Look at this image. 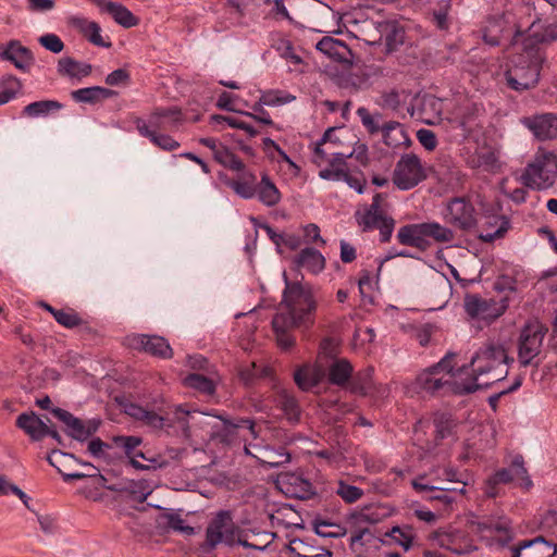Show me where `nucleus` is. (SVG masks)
<instances>
[{"mask_svg": "<svg viewBox=\"0 0 557 557\" xmlns=\"http://www.w3.org/2000/svg\"><path fill=\"white\" fill-rule=\"evenodd\" d=\"M540 64L532 61L527 69L516 66L506 73L508 85L516 90H524L534 87L539 82Z\"/></svg>", "mask_w": 557, "mask_h": 557, "instance_id": "obj_18", "label": "nucleus"}, {"mask_svg": "<svg viewBox=\"0 0 557 557\" xmlns=\"http://www.w3.org/2000/svg\"><path fill=\"white\" fill-rule=\"evenodd\" d=\"M53 318L55 321L69 329L75 327L79 325L83 321L81 317L73 309H59L53 312Z\"/></svg>", "mask_w": 557, "mask_h": 557, "instance_id": "obj_55", "label": "nucleus"}, {"mask_svg": "<svg viewBox=\"0 0 557 557\" xmlns=\"http://www.w3.org/2000/svg\"><path fill=\"white\" fill-rule=\"evenodd\" d=\"M145 121L149 125V128L156 132L173 131L176 129L182 123V113L175 107L156 109L153 112H151L148 120Z\"/></svg>", "mask_w": 557, "mask_h": 557, "instance_id": "obj_20", "label": "nucleus"}, {"mask_svg": "<svg viewBox=\"0 0 557 557\" xmlns=\"http://www.w3.org/2000/svg\"><path fill=\"white\" fill-rule=\"evenodd\" d=\"M39 44L53 53H60L64 49V44L55 34H46L39 37Z\"/></svg>", "mask_w": 557, "mask_h": 557, "instance_id": "obj_63", "label": "nucleus"}, {"mask_svg": "<svg viewBox=\"0 0 557 557\" xmlns=\"http://www.w3.org/2000/svg\"><path fill=\"white\" fill-rule=\"evenodd\" d=\"M508 23L506 15L492 17L487 21L484 28L483 39L490 46H497L500 42V37L505 32L506 24Z\"/></svg>", "mask_w": 557, "mask_h": 557, "instance_id": "obj_42", "label": "nucleus"}, {"mask_svg": "<svg viewBox=\"0 0 557 557\" xmlns=\"http://www.w3.org/2000/svg\"><path fill=\"white\" fill-rule=\"evenodd\" d=\"M425 178L426 171L418 156L406 153L400 157L393 174V182L399 189H411Z\"/></svg>", "mask_w": 557, "mask_h": 557, "instance_id": "obj_9", "label": "nucleus"}, {"mask_svg": "<svg viewBox=\"0 0 557 557\" xmlns=\"http://www.w3.org/2000/svg\"><path fill=\"white\" fill-rule=\"evenodd\" d=\"M109 491L125 493L133 500L144 503L152 493V486L147 480H123L120 483L107 486Z\"/></svg>", "mask_w": 557, "mask_h": 557, "instance_id": "obj_26", "label": "nucleus"}, {"mask_svg": "<svg viewBox=\"0 0 557 557\" xmlns=\"http://www.w3.org/2000/svg\"><path fill=\"white\" fill-rule=\"evenodd\" d=\"M396 237L401 245L426 250L432 243L445 244L451 242L454 232L437 222H424L406 224L399 227Z\"/></svg>", "mask_w": 557, "mask_h": 557, "instance_id": "obj_4", "label": "nucleus"}, {"mask_svg": "<svg viewBox=\"0 0 557 557\" xmlns=\"http://www.w3.org/2000/svg\"><path fill=\"white\" fill-rule=\"evenodd\" d=\"M278 404L289 421L299 419L300 409L294 396L283 391L278 395Z\"/></svg>", "mask_w": 557, "mask_h": 557, "instance_id": "obj_52", "label": "nucleus"}, {"mask_svg": "<svg viewBox=\"0 0 557 557\" xmlns=\"http://www.w3.org/2000/svg\"><path fill=\"white\" fill-rule=\"evenodd\" d=\"M71 96L77 102L96 103L115 96V91L109 88L94 86L74 90Z\"/></svg>", "mask_w": 557, "mask_h": 557, "instance_id": "obj_40", "label": "nucleus"}, {"mask_svg": "<svg viewBox=\"0 0 557 557\" xmlns=\"http://www.w3.org/2000/svg\"><path fill=\"white\" fill-rule=\"evenodd\" d=\"M443 103L435 97H425L422 102L421 112L425 124H436L441 120Z\"/></svg>", "mask_w": 557, "mask_h": 557, "instance_id": "obj_49", "label": "nucleus"}, {"mask_svg": "<svg viewBox=\"0 0 557 557\" xmlns=\"http://www.w3.org/2000/svg\"><path fill=\"white\" fill-rule=\"evenodd\" d=\"M525 125L541 140H546L557 135V117L553 114H542L528 119Z\"/></svg>", "mask_w": 557, "mask_h": 557, "instance_id": "obj_27", "label": "nucleus"}, {"mask_svg": "<svg viewBox=\"0 0 557 557\" xmlns=\"http://www.w3.org/2000/svg\"><path fill=\"white\" fill-rule=\"evenodd\" d=\"M480 107L473 102H466L455 111L454 122L460 127L465 135L474 131L478 126Z\"/></svg>", "mask_w": 557, "mask_h": 557, "instance_id": "obj_31", "label": "nucleus"}, {"mask_svg": "<svg viewBox=\"0 0 557 557\" xmlns=\"http://www.w3.org/2000/svg\"><path fill=\"white\" fill-rule=\"evenodd\" d=\"M136 127L141 136L149 138L153 145L163 150L172 151L180 147V144L171 136L150 129L143 119L136 121Z\"/></svg>", "mask_w": 557, "mask_h": 557, "instance_id": "obj_34", "label": "nucleus"}, {"mask_svg": "<svg viewBox=\"0 0 557 557\" xmlns=\"http://www.w3.org/2000/svg\"><path fill=\"white\" fill-rule=\"evenodd\" d=\"M0 57L12 62L16 69L22 71L29 69L33 63L32 52L17 40H11Z\"/></svg>", "mask_w": 557, "mask_h": 557, "instance_id": "obj_28", "label": "nucleus"}, {"mask_svg": "<svg viewBox=\"0 0 557 557\" xmlns=\"http://www.w3.org/2000/svg\"><path fill=\"white\" fill-rule=\"evenodd\" d=\"M385 537L391 539L392 543L399 545L405 550H409L412 546L414 533L409 525H395L385 533Z\"/></svg>", "mask_w": 557, "mask_h": 557, "instance_id": "obj_47", "label": "nucleus"}, {"mask_svg": "<svg viewBox=\"0 0 557 557\" xmlns=\"http://www.w3.org/2000/svg\"><path fill=\"white\" fill-rule=\"evenodd\" d=\"M166 522L169 528L181 533L191 535L195 533V529L185 523V520L178 513L166 515Z\"/></svg>", "mask_w": 557, "mask_h": 557, "instance_id": "obj_62", "label": "nucleus"}, {"mask_svg": "<svg viewBox=\"0 0 557 557\" xmlns=\"http://www.w3.org/2000/svg\"><path fill=\"white\" fill-rule=\"evenodd\" d=\"M336 493L348 504L357 502L363 495V491L360 487L347 484L343 481L338 483Z\"/></svg>", "mask_w": 557, "mask_h": 557, "instance_id": "obj_57", "label": "nucleus"}, {"mask_svg": "<svg viewBox=\"0 0 557 557\" xmlns=\"http://www.w3.org/2000/svg\"><path fill=\"white\" fill-rule=\"evenodd\" d=\"M513 358L509 356V345L502 339L488 338L481 344L470 360L471 372L466 368V393L486 388L507 377Z\"/></svg>", "mask_w": 557, "mask_h": 557, "instance_id": "obj_1", "label": "nucleus"}, {"mask_svg": "<svg viewBox=\"0 0 557 557\" xmlns=\"http://www.w3.org/2000/svg\"><path fill=\"white\" fill-rule=\"evenodd\" d=\"M516 480L521 481L527 488L532 485L521 456L516 457L509 468L498 470L486 481L485 493L490 497H495L497 495L495 491L497 484L509 483Z\"/></svg>", "mask_w": 557, "mask_h": 557, "instance_id": "obj_11", "label": "nucleus"}, {"mask_svg": "<svg viewBox=\"0 0 557 557\" xmlns=\"http://www.w3.org/2000/svg\"><path fill=\"white\" fill-rule=\"evenodd\" d=\"M543 338L544 331L540 323L532 322L523 327L519 341V360L523 366L539 355Z\"/></svg>", "mask_w": 557, "mask_h": 557, "instance_id": "obj_12", "label": "nucleus"}, {"mask_svg": "<svg viewBox=\"0 0 557 557\" xmlns=\"http://www.w3.org/2000/svg\"><path fill=\"white\" fill-rule=\"evenodd\" d=\"M557 178V157L549 151H537L525 166L520 182L532 189H546Z\"/></svg>", "mask_w": 557, "mask_h": 557, "instance_id": "obj_5", "label": "nucleus"}, {"mask_svg": "<svg viewBox=\"0 0 557 557\" xmlns=\"http://www.w3.org/2000/svg\"><path fill=\"white\" fill-rule=\"evenodd\" d=\"M352 152H341L339 156L334 157L331 161L326 162L324 168H320L319 176L325 181L345 182L350 188L362 194L364 187V178L361 174H352L349 171L346 160L351 158Z\"/></svg>", "mask_w": 557, "mask_h": 557, "instance_id": "obj_8", "label": "nucleus"}, {"mask_svg": "<svg viewBox=\"0 0 557 557\" xmlns=\"http://www.w3.org/2000/svg\"><path fill=\"white\" fill-rule=\"evenodd\" d=\"M276 50L289 64L300 65L302 63L301 57L295 51L290 41L285 39L280 40L276 45Z\"/></svg>", "mask_w": 557, "mask_h": 557, "instance_id": "obj_58", "label": "nucleus"}, {"mask_svg": "<svg viewBox=\"0 0 557 557\" xmlns=\"http://www.w3.org/2000/svg\"><path fill=\"white\" fill-rule=\"evenodd\" d=\"M256 197L267 207H275L281 201V191L267 173L256 184Z\"/></svg>", "mask_w": 557, "mask_h": 557, "instance_id": "obj_32", "label": "nucleus"}, {"mask_svg": "<svg viewBox=\"0 0 557 557\" xmlns=\"http://www.w3.org/2000/svg\"><path fill=\"white\" fill-rule=\"evenodd\" d=\"M324 370L318 366H305L295 372L296 384L302 391L317 386L324 377Z\"/></svg>", "mask_w": 557, "mask_h": 557, "instance_id": "obj_35", "label": "nucleus"}, {"mask_svg": "<svg viewBox=\"0 0 557 557\" xmlns=\"http://www.w3.org/2000/svg\"><path fill=\"white\" fill-rule=\"evenodd\" d=\"M52 413L64 423L67 435L79 442H84L89 438L99 426V423L95 420L84 422L83 420L74 417L71 412L61 408H53Z\"/></svg>", "mask_w": 557, "mask_h": 557, "instance_id": "obj_15", "label": "nucleus"}, {"mask_svg": "<svg viewBox=\"0 0 557 557\" xmlns=\"http://www.w3.org/2000/svg\"><path fill=\"white\" fill-rule=\"evenodd\" d=\"M127 343L133 349L143 350L159 358L169 359L173 355L169 343L160 336L138 334L129 336Z\"/></svg>", "mask_w": 557, "mask_h": 557, "instance_id": "obj_16", "label": "nucleus"}, {"mask_svg": "<svg viewBox=\"0 0 557 557\" xmlns=\"http://www.w3.org/2000/svg\"><path fill=\"white\" fill-rule=\"evenodd\" d=\"M511 557H554L557 553V545L547 542L543 536L530 541L519 542L511 547Z\"/></svg>", "mask_w": 557, "mask_h": 557, "instance_id": "obj_17", "label": "nucleus"}, {"mask_svg": "<svg viewBox=\"0 0 557 557\" xmlns=\"http://www.w3.org/2000/svg\"><path fill=\"white\" fill-rule=\"evenodd\" d=\"M529 37L536 42H550L557 39V23L543 26L536 17L529 27Z\"/></svg>", "mask_w": 557, "mask_h": 557, "instance_id": "obj_43", "label": "nucleus"}, {"mask_svg": "<svg viewBox=\"0 0 557 557\" xmlns=\"http://www.w3.org/2000/svg\"><path fill=\"white\" fill-rule=\"evenodd\" d=\"M431 539L436 545L456 554H462L466 552V536L463 532L457 529H438L432 533Z\"/></svg>", "mask_w": 557, "mask_h": 557, "instance_id": "obj_22", "label": "nucleus"}, {"mask_svg": "<svg viewBox=\"0 0 557 557\" xmlns=\"http://www.w3.org/2000/svg\"><path fill=\"white\" fill-rule=\"evenodd\" d=\"M69 24L78 30L89 42L98 47L110 48L111 42L101 36V27L98 23L89 21L84 16H71Z\"/></svg>", "mask_w": 557, "mask_h": 557, "instance_id": "obj_24", "label": "nucleus"}, {"mask_svg": "<svg viewBox=\"0 0 557 557\" xmlns=\"http://www.w3.org/2000/svg\"><path fill=\"white\" fill-rule=\"evenodd\" d=\"M296 264L301 269L317 274L324 269L325 259L317 249L305 248L297 256Z\"/></svg>", "mask_w": 557, "mask_h": 557, "instance_id": "obj_38", "label": "nucleus"}, {"mask_svg": "<svg viewBox=\"0 0 557 557\" xmlns=\"http://www.w3.org/2000/svg\"><path fill=\"white\" fill-rule=\"evenodd\" d=\"M65 457H72V455L64 454L60 450H52L51 454L47 457L48 462L57 468V470L62 474L64 481H73V480H81L86 476V474L81 472H73V473H63L62 470L59 467L60 459H63Z\"/></svg>", "mask_w": 557, "mask_h": 557, "instance_id": "obj_56", "label": "nucleus"}, {"mask_svg": "<svg viewBox=\"0 0 557 557\" xmlns=\"http://www.w3.org/2000/svg\"><path fill=\"white\" fill-rule=\"evenodd\" d=\"M288 550L297 557H332V552L326 548H317L308 542L294 539L288 544Z\"/></svg>", "mask_w": 557, "mask_h": 557, "instance_id": "obj_41", "label": "nucleus"}, {"mask_svg": "<svg viewBox=\"0 0 557 557\" xmlns=\"http://www.w3.org/2000/svg\"><path fill=\"white\" fill-rule=\"evenodd\" d=\"M315 310L317 300L309 287L286 283L278 312H284L289 323L308 329L314 323Z\"/></svg>", "mask_w": 557, "mask_h": 557, "instance_id": "obj_3", "label": "nucleus"}, {"mask_svg": "<svg viewBox=\"0 0 557 557\" xmlns=\"http://www.w3.org/2000/svg\"><path fill=\"white\" fill-rule=\"evenodd\" d=\"M445 219L447 223L463 231L471 230L476 224L475 210L463 198H456L447 205Z\"/></svg>", "mask_w": 557, "mask_h": 557, "instance_id": "obj_13", "label": "nucleus"}, {"mask_svg": "<svg viewBox=\"0 0 557 557\" xmlns=\"http://www.w3.org/2000/svg\"><path fill=\"white\" fill-rule=\"evenodd\" d=\"M235 524L230 511L221 510L209 522L206 529V540L202 549L207 553L218 545H232L235 541Z\"/></svg>", "mask_w": 557, "mask_h": 557, "instance_id": "obj_7", "label": "nucleus"}, {"mask_svg": "<svg viewBox=\"0 0 557 557\" xmlns=\"http://www.w3.org/2000/svg\"><path fill=\"white\" fill-rule=\"evenodd\" d=\"M455 354H446L436 364L423 370L416 379L421 391L435 393L467 394L465 383L466 367L455 369Z\"/></svg>", "mask_w": 557, "mask_h": 557, "instance_id": "obj_2", "label": "nucleus"}, {"mask_svg": "<svg viewBox=\"0 0 557 557\" xmlns=\"http://www.w3.org/2000/svg\"><path fill=\"white\" fill-rule=\"evenodd\" d=\"M335 128H329L323 137L317 143L312 154V162L320 169L342 151L337 149V138L334 136Z\"/></svg>", "mask_w": 557, "mask_h": 557, "instance_id": "obj_21", "label": "nucleus"}, {"mask_svg": "<svg viewBox=\"0 0 557 557\" xmlns=\"http://www.w3.org/2000/svg\"><path fill=\"white\" fill-rule=\"evenodd\" d=\"M99 8L110 14L123 27L129 28L138 24V18L123 4L103 0Z\"/></svg>", "mask_w": 557, "mask_h": 557, "instance_id": "obj_33", "label": "nucleus"}, {"mask_svg": "<svg viewBox=\"0 0 557 557\" xmlns=\"http://www.w3.org/2000/svg\"><path fill=\"white\" fill-rule=\"evenodd\" d=\"M272 326L276 335L277 344L283 349H288L294 345V337L288 334V331L296 327L287 321L284 312H277L272 320Z\"/></svg>", "mask_w": 557, "mask_h": 557, "instance_id": "obj_39", "label": "nucleus"}, {"mask_svg": "<svg viewBox=\"0 0 557 557\" xmlns=\"http://www.w3.org/2000/svg\"><path fill=\"white\" fill-rule=\"evenodd\" d=\"M63 104L57 100H40L27 104L23 113L29 117L47 116L52 112L59 111Z\"/></svg>", "mask_w": 557, "mask_h": 557, "instance_id": "obj_45", "label": "nucleus"}, {"mask_svg": "<svg viewBox=\"0 0 557 557\" xmlns=\"http://www.w3.org/2000/svg\"><path fill=\"white\" fill-rule=\"evenodd\" d=\"M116 446L124 449L126 456L132 459L136 453L134 450L141 444V438L138 436H116L113 438Z\"/></svg>", "mask_w": 557, "mask_h": 557, "instance_id": "obj_60", "label": "nucleus"}, {"mask_svg": "<svg viewBox=\"0 0 557 557\" xmlns=\"http://www.w3.org/2000/svg\"><path fill=\"white\" fill-rule=\"evenodd\" d=\"M214 159L223 166L233 171H243L245 169L242 160L225 146L215 151Z\"/></svg>", "mask_w": 557, "mask_h": 557, "instance_id": "obj_51", "label": "nucleus"}, {"mask_svg": "<svg viewBox=\"0 0 557 557\" xmlns=\"http://www.w3.org/2000/svg\"><path fill=\"white\" fill-rule=\"evenodd\" d=\"M382 194H375L372 203L360 207L356 213V220L363 231L374 230L376 224L385 216L381 210Z\"/></svg>", "mask_w": 557, "mask_h": 557, "instance_id": "obj_25", "label": "nucleus"}, {"mask_svg": "<svg viewBox=\"0 0 557 557\" xmlns=\"http://www.w3.org/2000/svg\"><path fill=\"white\" fill-rule=\"evenodd\" d=\"M436 437L445 438L451 434L455 426L453 420L446 414H438L434 418Z\"/></svg>", "mask_w": 557, "mask_h": 557, "instance_id": "obj_61", "label": "nucleus"}, {"mask_svg": "<svg viewBox=\"0 0 557 557\" xmlns=\"http://www.w3.org/2000/svg\"><path fill=\"white\" fill-rule=\"evenodd\" d=\"M372 369H367L363 372H359L351 385L354 393L361 394L363 396H370L372 398H384L388 395V388L386 385L376 384L372 379Z\"/></svg>", "mask_w": 557, "mask_h": 557, "instance_id": "obj_23", "label": "nucleus"}, {"mask_svg": "<svg viewBox=\"0 0 557 557\" xmlns=\"http://www.w3.org/2000/svg\"><path fill=\"white\" fill-rule=\"evenodd\" d=\"M257 178L252 173H244L243 178L230 183L231 188L242 198L251 199L256 197Z\"/></svg>", "mask_w": 557, "mask_h": 557, "instance_id": "obj_48", "label": "nucleus"}, {"mask_svg": "<svg viewBox=\"0 0 557 557\" xmlns=\"http://www.w3.org/2000/svg\"><path fill=\"white\" fill-rule=\"evenodd\" d=\"M124 411L135 420L143 422L144 425L154 430L163 429L166 425V421H169V413L165 410L163 401L153 409L131 403L124 407Z\"/></svg>", "mask_w": 557, "mask_h": 557, "instance_id": "obj_14", "label": "nucleus"}, {"mask_svg": "<svg viewBox=\"0 0 557 557\" xmlns=\"http://www.w3.org/2000/svg\"><path fill=\"white\" fill-rule=\"evenodd\" d=\"M58 72L63 76L82 77L90 74L91 65L81 63L70 57H65L59 60Z\"/></svg>", "mask_w": 557, "mask_h": 557, "instance_id": "obj_44", "label": "nucleus"}, {"mask_svg": "<svg viewBox=\"0 0 557 557\" xmlns=\"http://www.w3.org/2000/svg\"><path fill=\"white\" fill-rule=\"evenodd\" d=\"M357 115L360 117L362 125L368 129L369 133L375 134L382 128L379 125L376 119L369 112L368 109L361 107L357 110Z\"/></svg>", "mask_w": 557, "mask_h": 557, "instance_id": "obj_64", "label": "nucleus"}, {"mask_svg": "<svg viewBox=\"0 0 557 557\" xmlns=\"http://www.w3.org/2000/svg\"><path fill=\"white\" fill-rule=\"evenodd\" d=\"M183 383L186 387L197 389L207 395H211L214 392L213 382L201 374H189L183 380Z\"/></svg>", "mask_w": 557, "mask_h": 557, "instance_id": "obj_53", "label": "nucleus"}, {"mask_svg": "<svg viewBox=\"0 0 557 557\" xmlns=\"http://www.w3.org/2000/svg\"><path fill=\"white\" fill-rule=\"evenodd\" d=\"M174 419L182 428L185 436H190L194 426L210 428L212 430L219 429L220 425L226 431L231 432L233 429L247 428L253 437H257L255 431V423L251 420L242 419L238 424L199 411H188L182 407H177L174 411Z\"/></svg>", "mask_w": 557, "mask_h": 557, "instance_id": "obj_6", "label": "nucleus"}, {"mask_svg": "<svg viewBox=\"0 0 557 557\" xmlns=\"http://www.w3.org/2000/svg\"><path fill=\"white\" fill-rule=\"evenodd\" d=\"M384 143L389 147H397L406 138V134L398 122H388L382 127Z\"/></svg>", "mask_w": 557, "mask_h": 557, "instance_id": "obj_50", "label": "nucleus"}, {"mask_svg": "<svg viewBox=\"0 0 557 557\" xmlns=\"http://www.w3.org/2000/svg\"><path fill=\"white\" fill-rule=\"evenodd\" d=\"M354 368L347 359H335L327 368V380L337 386H345L351 375Z\"/></svg>", "mask_w": 557, "mask_h": 557, "instance_id": "obj_36", "label": "nucleus"}, {"mask_svg": "<svg viewBox=\"0 0 557 557\" xmlns=\"http://www.w3.org/2000/svg\"><path fill=\"white\" fill-rule=\"evenodd\" d=\"M315 533L323 537H342L346 534V529L339 524L322 521L315 525Z\"/></svg>", "mask_w": 557, "mask_h": 557, "instance_id": "obj_59", "label": "nucleus"}, {"mask_svg": "<svg viewBox=\"0 0 557 557\" xmlns=\"http://www.w3.org/2000/svg\"><path fill=\"white\" fill-rule=\"evenodd\" d=\"M468 162L472 168L493 170L497 165L498 156L494 149L483 147L478 149L475 154L471 157Z\"/></svg>", "mask_w": 557, "mask_h": 557, "instance_id": "obj_46", "label": "nucleus"}, {"mask_svg": "<svg viewBox=\"0 0 557 557\" xmlns=\"http://www.w3.org/2000/svg\"><path fill=\"white\" fill-rule=\"evenodd\" d=\"M509 297L506 295L499 300L483 298L478 295H467L465 310L473 319L494 321L505 313L508 308Z\"/></svg>", "mask_w": 557, "mask_h": 557, "instance_id": "obj_10", "label": "nucleus"}, {"mask_svg": "<svg viewBox=\"0 0 557 557\" xmlns=\"http://www.w3.org/2000/svg\"><path fill=\"white\" fill-rule=\"evenodd\" d=\"M295 97L281 90H267L260 97V103L268 107H277L292 102Z\"/></svg>", "mask_w": 557, "mask_h": 557, "instance_id": "obj_54", "label": "nucleus"}, {"mask_svg": "<svg viewBox=\"0 0 557 557\" xmlns=\"http://www.w3.org/2000/svg\"><path fill=\"white\" fill-rule=\"evenodd\" d=\"M423 476H420L418 479H414L412 481L413 488L421 494H425V497L428 499H434L443 502L444 504H451L454 502V498L447 493L449 491L459 492L460 494L465 493V488L460 487H445V486H435V485H429L422 482Z\"/></svg>", "mask_w": 557, "mask_h": 557, "instance_id": "obj_30", "label": "nucleus"}, {"mask_svg": "<svg viewBox=\"0 0 557 557\" xmlns=\"http://www.w3.org/2000/svg\"><path fill=\"white\" fill-rule=\"evenodd\" d=\"M16 425L34 441L47 436L48 425L35 412L21 413L16 419Z\"/></svg>", "mask_w": 557, "mask_h": 557, "instance_id": "obj_29", "label": "nucleus"}, {"mask_svg": "<svg viewBox=\"0 0 557 557\" xmlns=\"http://www.w3.org/2000/svg\"><path fill=\"white\" fill-rule=\"evenodd\" d=\"M245 453L270 468H277L290 461V455L284 448L275 450L268 446L249 445L245 446Z\"/></svg>", "mask_w": 557, "mask_h": 557, "instance_id": "obj_19", "label": "nucleus"}, {"mask_svg": "<svg viewBox=\"0 0 557 557\" xmlns=\"http://www.w3.org/2000/svg\"><path fill=\"white\" fill-rule=\"evenodd\" d=\"M129 463L137 470H157L169 466V458L164 454L148 455L137 451Z\"/></svg>", "mask_w": 557, "mask_h": 557, "instance_id": "obj_37", "label": "nucleus"}]
</instances>
